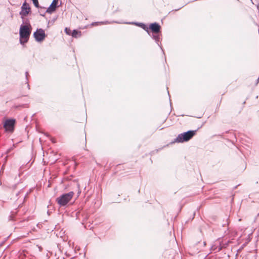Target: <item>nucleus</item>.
Returning a JSON list of instances; mask_svg holds the SVG:
<instances>
[{"label": "nucleus", "mask_w": 259, "mask_h": 259, "mask_svg": "<svg viewBox=\"0 0 259 259\" xmlns=\"http://www.w3.org/2000/svg\"><path fill=\"white\" fill-rule=\"evenodd\" d=\"M30 12V7L29 4L26 2H24L21 7V10L20 12L21 18L23 19V18L26 16Z\"/></svg>", "instance_id": "5"}, {"label": "nucleus", "mask_w": 259, "mask_h": 259, "mask_svg": "<svg viewBox=\"0 0 259 259\" xmlns=\"http://www.w3.org/2000/svg\"><path fill=\"white\" fill-rule=\"evenodd\" d=\"M32 1L33 2V3L34 5L35 6V7H36L37 8H39L38 0H32Z\"/></svg>", "instance_id": "13"}, {"label": "nucleus", "mask_w": 259, "mask_h": 259, "mask_svg": "<svg viewBox=\"0 0 259 259\" xmlns=\"http://www.w3.org/2000/svg\"><path fill=\"white\" fill-rule=\"evenodd\" d=\"M99 23H102V24H106V22H100Z\"/></svg>", "instance_id": "16"}, {"label": "nucleus", "mask_w": 259, "mask_h": 259, "mask_svg": "<svg viewBox=\"0 0 259 259\" xmlns=\"http://www.w3.org/2000/svg\"><path fill=\"white\" fill-rule=\"evenodd\" d=\"M58 0H53L50 7L46 10V13L51 14L56 10Z\"/></svg>", "instance_id": "7"}, {"label": "nucleus", "mask_w": 259, "mask_h": 259, "mask_svg": "<svg viewBox=\"0 0 259 259\" xmlns=\"http://www.w3.org/2000/svg\"><path fill=\"white\" fill-rule=\"evenodd\" d=\"M134 24H135L137 26H140L141 28H142L143 29L146 31L149 35H150L149 31V28L144 24L141 23H134Z\"/></svg>", "instance_id": "10"}, {"label": "nucleus", "mask_w": 259, "mask_h": 259, "mask_svg": "<svg viewBox=\"0 0 259 259\" xmlns=\"http://www.w3.org/2000/svg\"><path fill=\"white\" fill-rule=\"evenodd\" d=\"M153 38L155 40V41L157 43L158 45L159 46L158 42L160 39L159 36L158 35H152Z\"/></svg>", "instance_id": "12"}, {"label": "nucleus", "mask_w": 259, "mask_h": 259, "mask_svg": "<svg viewBox=\"0 0 259 259\" xmlns=\"http://www.w3.org/2000/svg\"><path fill=\"white\" fill-rule=\"evenodd\" d=\"M149 29L153 33H157L160 32V26L157 23H152L150 25Z\"/></svg>", "instance_id": "8"}, {"label": "nucleus", "mask_w": 259, "mask_h": 259, "mask_svg": "<svg viewBox=\"0 0 259 259\" xmlns=\"http://www.w3.org/2000/svg\"><path fill=\"white\" fill-rule=\"evenodd\" d=\"M196 134V131H189L178 135L175 142L183 143L190 140Z\"/></svg>", "instance_id": "3"}, {"label": "nucleus", "mask_w": 259, "mask_h": 259, "mask_svg": "<svg viewBox=\"0 0 259 259\" xmlns=\"http://www.w3.org/2000/svg\"><path fill=\"white\" fill-rule=\"evenodd\" d=\"M15 120L14 119H7L4 124V127L6 131H11L13 130Z\"/></svg>", "instance_id": "6"}, {"label": "nucleus", "mask_w": 259, "mask_h": 259, "mask_svg": "<svg viewBox=\"0 0 259 259\" xmlns=\"http://www.w3.org/2000/svg\"><path fill=\"white\" fill-rule=\"evenodd\" d=\"M81 32L80 31H78L76 30H73L71 35L74 37H77L78 36H80Z\"/></svg>", "instance_id": "11"}, {"label": "nucleus", "mask_w": 259, "mask_h": 259, "mask_svg": "<svg viewBox=\"0 0 259 259\" xmlns=\"http://www.w3.org/2000/svg\"><path fill=\"white\" fill-rule=\"evenodd\" d=\"M25 75H26V78L27 79V77H28V72L27 71H26L25 72Z\"/></svg>", "instance_id": "15"}, {"label": "nucleus", "mask_w": 259, "mask_h": 259, "mask_svg": "<svg viewBox=\"0 0 259 259\" xmlns=\"http://www.w3.org/2000/svg\"><path fill=\"white\" fill-rule=\"evenodd\" d=\"M33 36L37 41H41L46 37L45 31L41 29H37L35 32L33 33Z\"/></svg>", "instance_id": "4"}, {"label": "nucleus", "mask_w": 259, "mask_h": 259, "mask_svg": "<svg viewBox=\"0 0 259 259\" xmlns=\"http://www.w3.org/2000/svg\"><path fill=\"white\" fill-rule=\"evenodd\" d=\"M74 194L73 191L63 194L56 198V202L60 207L65 206L72 199Z\"/></svg>", "instance_id": "2"}, {"label": "nucleus", "mask_w": 259, "mask_h": 259, "mask_svg": "<svg viewBox=\"0 0 259 259\" xmlns=\"http://www.w3.org/2000/svg\"><path fill=\"white\" fill-rule=\"evenodd\" d=\"M65 32L67 34H70V32H71V30L69 29H68L67 28H66L65 29Z\"/></svg>", "instance_id": "14"}, {"label": "nucleus", "mask_w": 259, "mask_h": 259, "mask_svg": "<svg viewBox=\"0 0 259 259\" xmlns=\"http://www.w3.org/2000/svg\"><path fill=\"white\" fill-rule=\"evenodd\" d=\"M31 26L29 24L21 25L19 31L20 43L21 44L24 45L28 41L31 34Z\"/></svg>", "instance_id": "1"}, {"label": "nucleus", "mask_w": 259, "mask_h": 259, "mask_svg": "<svg viewBox=\"0 0 259 259\" xmlns=\"http://www.w3.org/2000/svg\"><path fill=\"white\" fill-rule=\"evenodd\" d=\"M40 15H41V16H45V15H44V14H40Z\"/></svg>", "instance_id": "17"}, {"label": "nucleus", "mask_w": 259, "mask_h": 259, "mask_svg": "<svg viewBox=\"0 0 259 259\" xmlns=\"http://www.w3.org/2000/svg\"><path fill=\"white\" fill-rule=\"evenodd\" d=\"M222 249V247L221 246V244L220 242L215 243L213 245H212L211 247V250L213 251L219 252L221 251Z\"/></svg>", "instance_id": "9"}]
</instances>
